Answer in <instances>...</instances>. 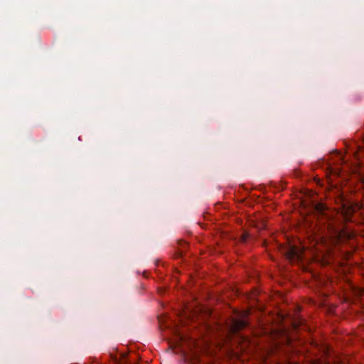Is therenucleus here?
Returning <instances> with one entry per match:
<instances>
[{"label": "nucleus", "mask_w": 364, "mask_h": 364, "mask_svg": "<svg viewBox=\"0 0 364 364\" xmlns=\"http://www.w3.org/2000/svg\"><path fill=\"white\" fill-rule=\"evenodd\" d=\"M328 224L319 240L326 245H336L345 240H350L352 235L337 228L333 221L328 220Z\"/></svg>", "instance_id": "1"}, {"label": "nucleus", "mask_w": 364, "mask_h": 364, "mask_svg": "<svg viewBox=\"0 0 364 364\" xmlns=\"http://www.w3.org/2000/svg\"><path fill=\"white\" fill-rule=\"evenodd\" d=\"M283 253L289 260H299L301 259V252L296 246L290 245L285 247L283 250Z\"/></svg>", "instance_id": "2"}, {"label": "nucleus", "mask_w": 364, "mask_h": 364, "mask_svg": "<svg viewBox=\"0 0 364 364\" xmlns=\"http://www.w3.org/2000/svg\"><path fill=\"white\" fill-rule=\"evenodd\" d=\"M247 325L248 321L245 318V314H244L240 317L232 319L231 328L233 331L237 332L245 328Z\"/></svg>", "instance_id": "3"}, {"label": "nucleus", "mask_w": 364, "mask_h": 364, "mask_svg": "<svg viewBox=\"0 0 364 364\" xmlns=\"http://www.w3.org/2000/svg\"><path fill=\"white\" fill-rule=\"evenodd\" d=\"M316 211L318 212V214L321 215V217H323V219H324V222L323 221H321V223H323V227L321 228V234L318 236V238L317 240H319V237L321 235H322L324 232V230L326 228V225L328 224V220H330V221H333V220H331L328 215H327V213H326V207L322 205V204H317L316 205Z\"/></svg>", "instance_id": "4"}, {"label": "nucleus", "mask_w": 364, "mask_h": 364, "mask_svg": "<svg viewBox=\"0 0 364 364\" xmlns=\"http://www.w3.org/2000/svg\"><path fill=\"white\" fill-rule=\"evenodd\" d=\"M302 320L301 319H299L298 321H294L293 322V326L295 328H299L300 326L302 325Z\"/></svg>", "instance_id": "5"}, {"label": "nucleus", "mask_w": 364, "mask_h": 364, "mask_svg": "<svg viewBox=\"0 0 364 364\" xmlns=\"http://www.w3.org/2000/svg\"><path fill=\"white\" fill-rule=\"evenodd\" d=\"M248 238H249V234L247 232H245V233H243V235L241 237V241L243 242H245Z\"/></svg>", "instance_id": "6"}, {"label": "nucleus", "mask_w": 364, "mask_h": 364, "mask_svg": "<svg viewBox=\"0 0 364 364\" xmlns=\"http://www.w3.org/2000/svg\"><path fill=\"white\" fill-rule=\"evenodd\" d=\"M323 353H324V354H326V355L328 353V350L327 348H323Z\"/></svg>", "instance_id": "7"}]
</instances>
